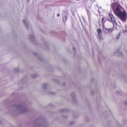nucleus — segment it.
Listing matches in <instances>:
<instances>
[{
  "label": "nucleus",
  "instance_id": "1a4fd4ad",
  "mask_svg": "<svg viewBox=\"0 0 127 127\" xmlns=\"http://www.w3.org/2000/svg\"><path fill=\"white\" fill-rule=\"evenodd\" d=\"M57 16H58V17L60 16V14H58Z\"/></svg>",
  "mask_w": 127,
  "mask_h": 127
},
{
  "label": "nucleus",
  "instance_id": "39448f33",
  "mask_svg": "<svg viewBox=\"0 0 127 127\" xmlns=\"http://www.w3.org/2000/svg\"><path fill=\"white\" fill-rule=\"evenodd\" d=\"M106 31L109 33H112L114 31V28L106 29Z\"/></svg>",
  "mask_w": 127,
  "mask_h": 127
},
{
  "label": "nucleus",
  "instance_id": "20e7f679",
  "mask_svg": "<svg viewBox=\"0 0 127 127\" xmlns=\"http://www.w3.org/2000/svg\"><path fill=\"white\" fill-rule=\"evenodd\" d=\"M109 17L112 20V23H113V24H116V19L115 18V17H114V15L109 13Z\"/></svg>",
  "mask_w": 127,
  "mask_h": 127
},
{
  "label": "nucleus",
  "instance_id": "f257e3e1",
  "mask_svg": "<svg viewBox=\"0 0 127 127\" xmlns=\"http://www.w3.org/2000/svg\"><path fill=\"white\" fill-rule=\"evenodd\" d=\"M111 7L117 16L120 17L122 21H126L127 17V12H123L121 10V7L120 4L118 3H113L111 5Z\"/></svg>",
  "mask_w": 127,
  "mask_h": 127
},
{
  "label": "nucleus",
  "instance_id": "423d86ee",
  "mask_svg": "<svg viewBox=\"0 0 127 127\" xmlns=\"http://www.w3.org/2000/svg\"><path fill=\"white\" fill-rule=\"evenodd\" d=\"M24 23L26 27H28V23L27 22V20L26 19L24 20Z\"/></svg>",
  "mask_w": 127,
  "mask_h": 127
},
{
  "label": "nucleus",
  "instance_id": "f03ea898",
  "mask_svg": "<svg viewBox=\"0 0 127 127\" xmlns=\"http://www.w3.org/2000/svg\"><path fill=\"white\" fill-rule=\"evenodd\" d=\"M15 111L19 113H25L26 108L22 104H18L14 106Z\"/></svg>",
  "mask_w": 127,
  "mask_h": 127
},
{
  "label": "nucleus",
  "instance_id": "7ed1b4c3",
  "mask_svg": "<svg viewBox=\"0 0 127 127\" xmlns=\"http://www.w3.org/2000/svg\"><path fill=\"white\" fill-rule=\"evenodd\" d=\"M98 32V37L100 39V40H103V35H102V29H98L97 30Z\"/></svg>",
  "mask_w": 127,
  "mask_h": 127
},
{
  "label": "nucleus",
  "instance_id": "6e6552de",
  "mask_svg": "<svg viewBox=\"0 0 127 127\" xmlns=\"http://www.w3.org/2000/svg\"><path fill=\"white\" fill-rule=\"evenodd\" d=\"M104 20H105V17L102 18V22H104Z\"/></svg>",
  "mask_w": 127,
  "mask_h": 127
},
{
  "label": "nucleus",
  "instance_id": "9d476101",
  "mask_svg": "<svg viewBox=\"0 0 127 127\" xmlns=\"http://www.w3.org/2000/svg\"><path fill=\"white\" fill-rule=\"evenodd\" d=\"M73 95H75V93H72V94H71V96H72Z\"/></svg>",
  "mask_w": 127,
  "mask_h": 127
},
{
  "label": "nucleus",
  "instance_id": "0eeeda50",
  "mask_svg": "<svg viewBox=\"0 0 127 127\" xmlns=\"http://www.w3.org/2000/svg\"><path fill=\"white\" fill-rule=\"evenodd\" d=\"M48 87V84H44L43 85V89H45Z\"/></svg>",
  "mask_w": 127,
  "mask_h": 127
}]
</instances>
